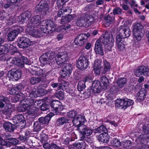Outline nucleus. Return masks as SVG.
I'll return each instance as SVG.
<instances>
[{"instance_id": "nucleus-31", "label": "nucleus", "mask_w": 149, "mask_h": 149, "mask_svg": "<svg viewBox=\"0 0 149 149\" xmlns=\"http://www.w3.org/2000/svg\"><path fill=\"white\" fill-rule=\"evenodd\" d=\"M74 147L80 149H85L86 146V144L84 141H80L79 142H76L73 144Z\"/></svg>"}, {"instance_id": "nucleus-54", "label": "nucleus", "mask_w": 149, "mask_h": 149, "mask_svg": "<svg viewBox=\"0 0 149 149\" xmlns=\"http://www.w3.org/2000/svg\"><path fill=\"white\" fill-rule=\"evenodd\" d=\"M21 59L22 62H21V64H18L19 65L21 66V67H23L24 64H27L28 63V60L26 57L23 56L22 57Z\"/></svg>"}, {"instance_id": "nucleus-21", "label": "nucleus", "mask_w": 149, "mask_h": 149, "mask_svg": "<svg viewBox=\"0 0 149 149\" xmlns=\"http://www.w3.org/2000/svg\"><path fill=\"white\" fill-rule=\"evenodd\" d=\"M93 19L92 18L86 20L84 17H81L77 20L76 24L78 26L81 27L83 26L85 22L87 23L88 25H91L93 23Z\"/></svg>"}, {"instance_id": "nucleus-4", "label": "nucleus", "mask_w": 149, "mask_h": 149, "mask_svg": "<svg viewBox=\"0 0 149 149\" xmlns=\"http://www.w3.org/2000/svg\"><path fill=\"white\" fill-rule=\"evenodd\" d=\"M40 29L44 33L53 31L55 30V26L54 22L50 20H43L40 24Z\"/></svg>"}, {"instance_id": "nucleus-18", "label": "nucleus", "mask_w": 149, "mask_h": 149, "mask_svg": "<svg viewBox=\"0 0 149 149\" xmlns=\"http://www.w3.org/2000/svg\"><path fill=\"white\" fill-rule=\"evenodd\" d=\"M125 43L124 39L122 38L119 36H117L116 38V45L118 51L123 50L125 48Z\"/></svg>"}, {"instance_id": "nucleus-64", "label": "nucleus", "mask_w": 149, "mask_h": 149, "mask_svg": "<svg viewBox=\"0 0 149 149\" xmlns=\"http://www.w3.org/2000/svg\"><path fill=\"white\" fill-rule=\"evenodd\" d=\"M129 4L132 7H137L138 5L136 4V2L135 0H130V3Z\"/></svg>"}, {"instance_id": "nucleus-15", "label": "nucleus", "mask_w": 149, "mask_h": 149, "mask_svg": "<svg viewBox=\"0 0 149 149\" xmlns=\"http://www.w3.org/2000/svg\"><path fill=\"white\" fill-rule=\"evenodd\" d=\"M31 16V14L29 11L24 12L18 17L17 20L21 24H23L27 22Z\"/></svg>"}, {"instance_id": "nucleus-51", "label": "nucleus", "mask_w": 149, "mask_h": 149, "mask_svg": "<svg viewBox=\"0 0 149 149\" xmlns=\"http://www.w3.org/2000/svg\"><path fill=\"white\" fill-rule=\"evenodd\" d=\"M23 96V94L21 92L18 93L16 94L15 96L14 97V98H15V100L13 101V102H15L18 101Z\"/></svg>"}, {"instance_id": "nucleus-33", "label": "nucleus", "mask_w": 149, "mask_h": 149, "mask_svg": "<svg viewBox=\"0 0 149 149\" xmlns=\"http://www.w3.org/2000/svg\"><path fill=\"white\" fill-rule=\"evenodd\" d=\"M103 64L102 73L105 74L110 71L111 67L109 64L106 60L103 61Z\"/></svg>"}, {"instance_id": "nucleus-57", "label": "nucleus", "mask_w": 149, "mask_h": 149, "mask_svg": "<svg viewBox=\"0 0 149 149\" xmlns=\"http://www.w3.org/2000/svg\"><path fill=\"white\" fill-rule=\"evenodd\" d=\"M56 97L59 99H63L64 97V95L63 92L61 91H59L56 93Z\"/></svg>"}, {"instance_id": "nucleus-10", "label": "nucleus", "mask_w": 149, "mask_h": 149, "mask_svg": "<svg viewBox=\"0 0 149 149\" xmlns=\"http://www.w3.org/2000/svg\"><path fill=\"white\" fill-rule=\"evenodd\" d=\"M23 31L22 28H19L14 29L8 33L7 35V39L8 41H13L17 36L19 33Z\"/></svg>"}, {"instance_id": "nucleus-42", "label": "nucleus", "mask_w": 149, "mask_h": 149, "mask_svg": "<svg viewBox=\"0 0 149 149\" xmlns=\"http://www.w3.org/2000/svg\"><path fill=\"white\" fill-rule=\"evenodd\" d=\"M3 47H4V50L5 54L8 53L9 50L13 49V45L10 44H5Z\"/></svg>"}, {"instance_id": "nucleus-47", "label": "nucleus", "mask_w": 149, "mask_h": 149, "mask_svg": "<svg viewBox=\"0 0 149 149\" xmlns=\"http://www.w3.org/2000/svg\"><path fill=\"white\" fill-rule=\"evenodd\" d=\"M34 100L31 98H28L25 99L24 102L28 106L29 108L31 107H33V103Z\"/></svg>"}, {"instance_id": "nucleus-50", "label": "nucleus", "mask_w": 149, "mask_h": 149, "mask_svg": "<svg viewBox=\"0 0 149 149\" xmlns=\"http://www.w3.org/2000/svg\"><path fill=\"white\" fill-rule=\"evenodd\" d=\"M30 81L31 84H34L39 83L41 81V79L37 77H32L31 78Z\"/></svg>"}, {"instance_id": "nucleus-55", "label": "nucleus", "mask_w": 149, "mask_h": 149, "mask_svg": "<svg viewBox=\"0 0 149 149\" xmlns=\"http://www.w3.org/2000/svg\"><path fill=\"white\" fill-rule=\"evenodd\" d=\"M138 95H139L138 99H139L140 101L143 100L146 96L145 93L141 91L139 92V94H138Z\"/></svg>"}, {"instance_id": "nucleus-2", "label": "nucleus", "mask_w": 149, "mask_h": 149, "mask_svg": "<svg viewBox=\"0 0 149 149\" xmlns=\"http://www.w3.org/2000/svg\"><path fill=\"white\" fill-rule=\"evenodd\" d=\"M143 134L140 135L136 139L138 142L136 147L140 149H149V146L143 143L146 141V139L149 138V125L145 124L143 128Z\"/></svg>"}, {"instance_id": "nucleus-8", "label": "nucleus", "mask_w": 149, "mask_h": 149, "mask_svg": "<svg viewBox=\"0 0 149 149\" xmlns=\"http://www.w3.org/2000/svg\"><path fill=\"white\" fill-rule=\"evenodd\" d=\"M21 74L22 72L20 70L14 69L8 72L7 77L9 79L14 78L15 80H17L20 78Z\"/></svg>"}, {"instance_id": "nucleus-52", "label": "nucleus", "mask_w": 149, "mask_h": 149, "mask_svg": "<svg viewBox=\"0 0 149 149\" xmlns=\"http://www.w3.org/2000/svg\"><path fill=\"white\" fill-rule=\"evenodd\" d=\"M69 0H57V4L59 8H60L63 5Z\"/></svg>"}, {"instance_id": "nucleus-22", "label": "nucleus", "mask_w": 149, "mask_h": 149, "mask_svg": "<svg viewBox=\"0 0 149 149\" xmlns=\"http://www.w3.org/2000/svg\"><path fill=\"white\" fill-rule=\"evenodd\" d=\"M109 136L106 132L103 133L97 136V139L98 141L102 143H107L109 139Z\"/></svg>"}, {"instance_id": "nucleus-24", "label": "nucleus", "mask_w": 149, "mask_h": 149, "mask_svg": "<svg viewBox=\"0 0 149 149\" xmlns=\"http://www.w3.org/2000/svg\"><path fill=\"white\" fill-rule=\"evenodd\" d=\"M31 72L33 75L38 76H41L42 78L45 77L46 76L45 72L40 68H36L35 70H32L31 71Z\"/></svg>"}, {"instance_id": "nucleus-62", "label": "nucleus", "mask_w": 149, "mask_h": 149, "mask_svg": "<svg viewBox=\"0 0 149 149\" xmlns=\"http://www.w3.org/2000/svg\"><path fill=\"white\" fill-rule=\"evenodd\" d=\"M17 22L16 21V18L14 17H11L8 21V23L9 25H11L13 23H15Z\"/></svg>"}, {"instance_id": "nucleus-37", "label": "nucleus", "mask_w": 149, "mask_h": 149, "mask_svg": "<svg viewBox=\"0 0 149 149\" xmlns=\"http://www.w3.org/2000/svg\"><path fill=\"white\" fill-rule=\"evenodd\" d=\"M50 120V118L48 116H46L45 118L41 117L39 119L38 122L41 123L43 124H46L48 123L49 120Z\"/></svg>"}, {"instance_id": "nucleus-32", "label": "nucleus", "mask_w": 149, "mask_h": 149, "mask_svg": "<svg viewBox=\"0 0 149 149\" xmlns=\"http://www.w3.org/2000/svg\"><path fill=\"white\" fill-rule=\"evenodd\" d=\"M127 82L126 78L124 77L120 78L119 79L117 82V86L120 88H123Z\"/></svg>"}, {"instance_id": "nucleus-48", "label": "nucleus", "mask_w": 149, "mask_h": 149, "mask_svg": "<svg viewBox=\"0 0 149 149\" xmlns=\"http://www.w3.org/2000/svg\"><path fill=\"white\" fill-rule=\"evenodd\" d=\"M77 113L75 111H71L67 113V116L69 118H74L75 117Z\"/></svg>"}, {"instance_id": "nucleus-40", "label": "nucleus", "mask_w": 149, "mask_h": 149, "mask_svg": "<svg viewBox=\"0 0 149 149\" xmlns=\"http://www.w3.org/2000/svg\"><path fill=\"white\" fill-rule=\"evenodd\" d=\"M86 87V86L84 81H80L79 82L78 86L77 89L78 91H83Z\"/></svg>"}, {"instance_id": "nucleus-38", "label": "nucleus", "mask_w": 149, "mask_h": 149, "mask_svg": "<svg viewBox=\"0 0 149 149\" xmlns=\"http://www.w3.org/2000/svg\"><path fill=\"white\" fill-rule=\"evenodd\" d=\"M20 85L12 87L9 90V92L11 95H15L20 89Z\"/></svg>"}, {"instance_id": "nucleus-7", "label": "nucleus", "mask_w": 149, "mask_h": 149, "mask_svg": "<svg viewBox=\"0 0 149 149\" xmlns=\"http://www.w3.org/2000/svg\"><path fill=\"white\" fill-rule=\"evenodd\" d=\"M88 65V60L87 58L83 56H80L77 62V67L79 69L83 70L86 69Z\"/></svg>"}, {"instance_id": "nucleus-11", "label": "nucleus", "mask_w": 149, "mask_h": 149, "mask_svg": "<svg viewBox=\"0 0 149 149\" xmlns=\"http://www.w3.org/2000/svg\"><path fill=\"white\" fill-rule=\"evenodd\" d=\"M41 19V17L40 15H37L33 16L31 18L30 20L28 22L27 27L39 26V25H40Z\"/></svg>"}, {"instance_id": "nucleus-43", "label": "nucleus", "mask_w": 149, "mask_h": 149, "mask_svg": "<svg viewBox=\"0 0 149 149\" xmlns=\"http://www.w3.org/2000/svg\"><path fill=\"white\" fill-rule=\"evenodd\" d=\"M107 131V128L105 126L103 125L100 126L95 130V132L96 133H101L102 132H106Z\"/></svg>"}, {"instance_id": "nucleus-28", "label": "nucleus", "mask_w": 149, "mask_h": 149, "mask_svg": "<svg viewBox=\"0 0 149 149\" xmlns=\"http://www.w3.org/2000/svg\"><path fill=\"white\" fill-rule=\"evenodd\" d=\"M77 15L75 14L72 15H68L66 17H62L61 22L62 23H66L67 22H70L72 20L73 18L76 17Z\"/></svg>"}, {"instance_id": "nucleus-16", "label": "nucleus", "mask_w": 149, "mask_h": 149, "mask_svg": "<svg viewBox=\"0 0 149 149\" xmlns=\"http://www.w3.org/2000/svg\"><path fill=\"white\" fill-rule=\"evenodd\" d=\"M102 89V86L100 82L98 80H95L93 82L90 91L94 93H99Z\"/></svg>"}, {"instance_id": "nucleus-9", "label": "nucleus", "mask_w": 149, "mask_h": 149, "mask_svg": "<svg viewBox=\"0 0 149 149\" xmlns=\"http://www.w3.org/2000/svg\"><path fill=\"white\" fill-rule=\"evenodd\" d=\"M78 130L81 134L82 135V139H84L85 136H90L92 133L93 131L84 124L81 125L78 127Z\"/></svg>"}, {"instance_id": "nucleus-36", "label": "nucleus", "mask_w": 149, "mask_h": 149, "mask_svg": "<svg viewBox=\"0 0 149 149\" xmlns=\"http://www.w3.org/2000/svg\"><path fill=\"white\" fill-rule=\"evenodd\" d=\"M61 105V103L58 101H54L50 103L52 110H54L55 111Z\"/></svg>"}, {"instance_id": "nucleus-34", "label": "nucleus", "mask_w": 149, "mask_h": 149, "mask_svg": "<svg viewBox=\"0 0 149 149\" xmlns=\"http://www.w3.org/2000/svg\"><path fill=\"white\" fill-rule=\"evenodd\" d=\"M48 56V55L46 53H44L42 55L40 58V62L43 64H47L49 61Z\"/></svg>"}, {"instance_id": "nucleus-60", "label": "nucleus", "mask_w": 149, "mask_h": 149, "mask_svg": "<svg viewBox=\"0 0 149 149\" xmlns=\"http://www.w3.org/2000/svg\"><path fill=\"white\" fill-rule=\"evenodd\" d=\"M122 10L118 7H116L113 9V12L114 14H121L122 13Z\"/></svg>"}, {"instance_id": "nucleus-23", "label": "nucleus", "mask_w": 149, "mask_h": 149, "mask_svg": "<svg viewBox=\"0 0 149 149\" xmlns=\"http://www.w3.org/2000/svg\"><path fill=\"white\" fill-rule=\"evenodd\" d=\"M29 31L30 33L31 36L35 37H38L40 36V32L38 30V26H31L28 27Z\"/></svg>"}, {"instance_id": "nucleus-5", "label": "nucleus", "mask_w": 149, "mask_h": 149, "mask_svg": "<svg viewBox=\"0 0 149 149\" xmlns=\"http://www.w3.org/2000/svg\"><path fill=\"white\" fill-rule=\"evenodd\" d=\"M36 10L38 13H41L42 14L46 15L48 12L49 7L47 2L41 1L36 7Z\"/></svg>"}, {"instance_id": "nucleus-41", "label": "nucleus", "mask_w": 149, "mask_h": 149, "mask_svg": "<svg viewBox=\"0 0 149 149\" xmlns=\"http://www.w3.org/2000/svg\"><path fill=\"white\" fill-rule=\"evenodd\" d=\"M68 9V8L67 7H63L58 11L57 13L58 16L61 17L63 14H64L65 13L67 12Z\"/></svg>"}, {"instance_id": "nucleus-19", "label": "nucleus", "mask_w": 149, "mask_h": 149, "mask_svg": "<svg viewBox=\"0 0 149 149\" xmlns=\"http://www.w3.org/2000/svg\"><path fill=\"white\" fill-rule=\"evenodd\" d=\"M85 118L84 116L81 115H78L73 120V123L74 125L77 127L78 130V127L84 122Z\"/></svg>"}, {"instance_id": "nucleus-27", "label": "nucleus", "mask_w": 149, "mask_h": 149, "mask_svg": "<svg viewBox=\"0 0 149 149\" xmlns=\"http://www.w3.org/2000/svg\"><path fill=\"white\" fill-rule=\"evenodd\" d=\"M100 81L102 86V89H107L109 86V80L108 78L105 76H102L100 78Z\"/></svg>"}, {"instance_id": "nucleus-25", "label": "nucleus", "mask_w": 149, "mask_h": 149, "mask_svg": "<svg viewBox=\"0 0 149 149\" xmlns=\"http://www.w3.org/2000/svg\"><path fill=\"white\" fill-rule=\"evenodd\" d=\"M101 62L99 59L96 60L93 65V68L95 73L97 74H99L100 73L101 68Z\"/></svg>"}, {"instance_id": "nucleus-39", "label": "nucleus", "mask_w": 149, "mask_h": 149, "mask_svg": "<svg viewBox=\"0 0 149 149\" xmlns=\"http://www.w3.org/2000/svg\"><path fill=\"white\" fill-rule=\"evenodd\" d=\"M111 144L116 147H119L121 144L120 141L117 139L115 138H113L111 141Z\"/></svg>"}, {"instance_id": "nucleus-56", "label": "nucleus", "mask_w": 149, "mask_h": 149, "mask_svg": "<svg viewBox=\"0 0 149 149\" xmlns=\"http://www.w3.org/2000/svg\"><path fill=\"white\" fill-rule=\"evenodd\" d=\"M132 143L130 141H126L124 142L123 146L124 147L127 149H130L131 148V145Z\"/></svg>"}, {"instance_id": "nucleus-14", "label": "nucleus", "mask_w": 149, "mask_h": 149, "mask_svg": "<svg viewBox=\"0 0 149 149\" xmlns=\"http://www.w3.org/2000/svg\"><path fill=\"white\" fill-rule=\"evenodd\" d=\"M135 74L138 77L143 74L144 76L149 75V69L144 66H140L136 70Z\"/></svg>"}, {"instance_id": "nucleus-53", "label": "nucleus", "mask_w": 149, "mask_h": 149, "mask_svg": "<svg viewBox=\"0 0 149 149\" xmlns=\"http://www.w3.org/2000/svg\"><path fill=\"white\" fill-rule=\"evenodd\" d=\"M125 102L126 109L127 107L132 105L134 103V102L132 100L127 98L125 99Z\"/></svg>"}, {"instance_id": "nucleus-29", "label": "nucleus", "mask_w": 149, "mask_h": 149, "mask_svg": "<svg viewBox=\"0 0 149 149\" xmlns=\"http://www.w3.org/2000/svg\"><path fill=\"white\" fill-rule=\"evenodd\" d=\"M125 99H117L115 104L116 107H119L121 109H126L125 106Z\"/></svg>"}, {"instance_id": "nucleus-35", "label": "nucleus", "mask_w": 149, "mask_h": 149, "mask_svg": "<svg viewBox=\"0 0 149 149\" xmlns=\"http://www.w3.org/2000/svg\"><path fill=\"white\" fill-rule=\"evenodd\" d=\"M13 122L15 124L23 122V116L21 114L17 115L13 118Z\"/></svg>"}, {"instance_id": "nucleus-45", "label": "nucleus", "mask_w": 149, "mask_h": 149, "mask_svg": "<svg viewBox=\"0 0 149 149\" xmlns=\"http://www.w3.org/2000/svg\"><path fill=\"white\" fill-rule=\"evenodd\" d=\"M41 95V93L36 89H34L30 94V97L31 98H36Z\"/></svg>"}, {"instance_id": "nucleus-63", "label": "nucleus", "mask_w": 149, "mask_h": 149, "mask_svg": "<svg viewBox=\"0 0 149 149\" xmlns=\"http://www.w3.org/2000/svg\"><path fill=\"white\" fill-rule=\"evenodd\" d=\"M21 109L20 111H25L28 109V108H29L28 106H27L26 104L24 102L23 104V105L21 107Z\"/></svg>"}, {"instance_id": "nucleus-12", "label": "nucleus", "mask_w": 149, "mask_h": 149, "mask_svg": "<svg viewBox=\"0 0 149 149\" xmlns=\"http://www.w3.org/2000/svg\"><path fill=\"white\" fill-rule=\"evenodd\" d=\"M4 102L7 104V106L8 107V111H12L13 108L9 99L7 97H5L3 96H0V108H3L4 107L5 104Z\"/></svg>"}, {"instance_id": "nucleus-17", "label": "nucleus", "mask_w": 149, "mask_h": 149, "mask_svg": "<svg viewBox=\"0 0 149 149\" xmlns=\"http://www.w3.org/2000/svg\"><path fill=\"white\" fill-rule=\"evenodd\" d=\"M72 69V65L69 63L65 64L64 67L63 68L61 74V76L66 78L70 75Z\"/></svg>"}, {"instance_id": "nucleus-20", "label": "nucleus", "mask_w": 149, "mask_h": 149, "mask_svg": "<svg viewBox=\"0 0 149 149\" xmlns=\"http://www.w3.org/2000/svg\"><path fill=\"white\" fill-rule=\"evenodd\" d=\"M31 43V41L28 38L23 37L21 38L18 45L19 47L23 48L28 47Z\"/></svg>"}, {"instance_id": "nucleus-13", "label": "nucleus", "mask_w": 149, "mask_h": 149, "mask_svg": "<svg viewBox=\"0 0 149 149\" xmlns=\"http://www.w3.org/2000/svg\"><path fill=\"white\" fill-rule=\"evenodd\" d=\"M74 42L75 45L81 46L87 42L86 36L84 34L78 35L75 38Z\"/></svg>"}, {"instance_id": "nucleus-44", "label": "nucleus", "mask_w": 149, "mask_h": 149, "mask_svg": "<svg viewBox=\"0 0 149 149\" xmlns=\"http://www.w3.org/2000/svg\"><path fill=\"white\" fill-rule=\"evenodd\" d=\"M33 127V130L36 132L40 131L41 128L40 123L38 121L35 122L34 123Z\"/></svg>"}, {"instance_id": "nucleus-46", "label": "nucleus", "mask_w": 149, "mask_h": 149, "mask_svg": "<svg viewBox=\"0 0 149 149\" xmlns=\"http://www.w3.org/2000/svg\"><path fill=\"white\" fill-rule=\"evenodd\" d=\"M114 18L113 17H111L109 15L107 16L105 19V22L106 26H109L111 23L114 21Z\"/></svg>"}, {"instance_id": "nucleus-6", "label": "nucleus", "mask_w": 149, "mask_h": 149, "mask_svg": "<svg viewBox=\"0 0 149 149\" xmlns=\"http://www.w3.org/2000/svg\"><path fill=\"white\" fill-rule=\"evenodd\" d=\"M69 58L68 53L66 52L58 53L55 57L56 62L57 64L61 66Z\"/></svg>"}, {"instance_id": "nucleus-26", "label": "nucleus", "mask_w": 149, "mask_h": 149, "mask_svg": "<svg viewBox=\"0 0 149 149\" xmlns=\"http://www.w3.org/2000/svg\"><path fill=\"white\" fill-rule=\"evenodd\" d=\"M120 33L123 38H128L131 33V31L128 27H124L120 29Z\"/></svg>"}, {"instance_id": "nucleus-61", "label": "nucleus", "mask_w": 149, "mask_h": 149, "mask_svg": "<svg viewBox=\"0 0 149 149\" xmlns=\"http://www.w3.org/2000/svg\"><path fill=\"white\" fill-rule=\"evenodd\" d=\"M41 103V101L40 100H38L36 101L33 102V107L34 108L38 109L40 106V104Z\"/></svg>"}, {"instance_id": "nucleus-58", "label": "nucleus", "mask_w": 149, "mask_h": 149, "mask_svg": "<svg viewBox=\"0 0 149 149\" xmlns=\"http://www.w3.org/2000/svg\"><path fill=\"white\" fill-rule=\"evenodd\" d=\"M8 142L13 145H17L18 143V140L15 138H10L8 139Z\"/></svg>"}, {"instance_id": "nucleus-59", "label": "nucleus", "mask_w": 149, "mask_h": 149, "mask_svg": "<svg viewBox=\"0 0 149 149\" xmlns=\"http://www.w3.org/2000/svg\"><path fill=\"white\" fill-rule=\"evenodd\" d=\"M69 120L68 119L65 118L64 117H62L59 119L58 121L60 125H63L65 123H68Z\"/></svg>"}, {"instance_id": "nucleus-1", "label": "nucleus", "mask_w": 149, "mask_h": 149, "mask_svg": "<svg viewBox=\"0 0 149 149\" xmlns=\"http://www.w3.org/2000/svg\"><path fill=\"white\" fill-rule=\"evenodd\" d=\"M114 38L113 37L110 38L108 34H106L104 36L101 37L96 41L95 46V53L96 54L103 55L104 52L101 42L103 43L107 51H110L114 45Z\"/></svg>"}, {"instance_id": "nucleus-49", "label": "nucleus", "mask_w": 149, "mask_h": 149, "mask_svg": "<svg viewBox=\"0 0 149 149\" xmlns=\"http://www.w3.org/2000/svg\"><path fill=\"white\" fill-rule=\"evenodd\" d=\"M3 146H6L8 147H10V145L9 143H7L5 141L3 140L0 136V149L2 148Z\"/></svg>"}, {"instance_id": "nucleus-3", "label": "nucleus", "mask_w": 149, "mask_h": 149, "mask_svg": "<svg viewBox=\"0 0 149 149\" xmlns=\"http://www.w3.org/2000/svg\"><path fill=\"white\" fill-rule=\"evenodd\" d=\"M133 33L134 40L137 41L140 40L145 33L142 25L140 23H134Z\"/></svg>"}, {"instance_id": "nucleus-30", "label": "nucleus", "mask_w": 149, "mask_h": 149, "mask_svg": "<svg viewBox=\"0 0 149 149\" xmlns=\"http://www.w3.org/2000/svg\"><path fill=\"white\" fill-rule=\"evenodd\" d=\"M3 126L5 130L7 132H11L14 130V125L9 122H5Z\"/></svg>"}]
</instances>
